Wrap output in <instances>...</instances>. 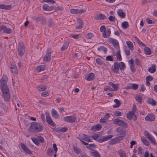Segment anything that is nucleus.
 I'll return each instance as SVG.
<instances>
[{
  "label": "nucleus",
  "mask_w": 157,
  "mask_h": 157,
  "mask_svg": "<svg viewBox=\"0 0 157 157\" xmlns=\"http://www.w3.org/2000/svg\"><path fill=\"white\" fill-rule=\"evenodd\" d=\"M43 129V127L40 124L35 122L32 123L29 128L30 131L37 132L41 131Z\"/></svg>",
  "instance_id": "1"
},
{
  "label": "nucleus",
  "mask_w": 157,
  "mask_h": 157,
  "mask_svg": "<svg viewBox=\"0 0 157 157\" xmlns=\"http://www.w3.org/2000/svg\"><path fill=\"white\" fill-rule=\"evenodd\" d=\"M8 77L6 75H4L0 82V87L1 88L7 87V82Z\"/></svg>",
  "instance_id": "2"
},
{
  "label": "nucleus",
  "mask_w": 157,
  "mask_h": 157,
  "mask_svg": "<svg viewBox=\"0 0 157 157\" xmlns=\"http://www.w3.org/2000/svg\"><path fill=\"white\" fill-rule=\"evenodd\" d=\"M114 123L118 124L122 127H126L127 126V124L124 121L120 120V119L117 118L113 120Z\"/></svg>",
  "instance_id": "3"
},
{
  "label": "nucleus",
  "mask_w": 157,
  "mask_h": 157,
  "mask_svg": "<svg viewBox=\"0 0 157 157\" xmlns=\"http://www.w3.org/2000/svg\"><path fill=\"white\" fill-rule=\"evenodd\" d=\"M18 51L19 55L21 56H22L25 52L24 46L22 44H19Z\"/></svg>",
  "instance_id": "4"
},
{
  "label": "nucleus",
  "mask_w": 157,
  "mask_h": 157,
  "mask_svg": "<svg viewBox=\"0 0 157 157\" xmlns=\"http://www.w3.org/2000/svg\"><path fill=\"white\" fill-rule=\"evenodd\" d=\"M76 119V117L74 116H69L64 117V120L65 121L71 123L75 122Z\"/></svg>",
  "instance_id": "5"
},
{
  "label": "nucleus",
  "mask_w": 157,
  "mask_h": 157,
  "mask_svg": "<svg viewBox=\"0 0 157 157\" xmlns=\"http://www.w3.org/2000/svg\"><path fill=\"white\" fill-rule=\"evenodd\" d=\"M126 117L127 118L130 120H132L136 121L137 119V117L135 115V113L131 111L127 113Z\"/></svg>",
  "instance_id": "6"
},
{
  "label": "nucleus",
  "mask_w": 157,
  "mask_h": 157,
  "mask_svg": "<svg viewBox=\"0 0 157 157\" xmlns=\"http://www.w3.org/2000/svg\"><path fill=\"white\" fill-rule=\"evenodd\" d=\"M46 120L47 122L49 125L52 126H54L55 124L52 121L51 117H50L48 113L46 114Z\"/></svg>",
  "instance_id": "7"
},
{
  "label": "nucleus",
  "mask_w": 157,
  "mask_h": 157,
  "mask_svg": "<svg viewBox=\"0 0 157 157\" xmlns=\"http://www.w3.org/2000/svg\"><path fill=\"white\" fill-rule=\"evenodd\" d=\"M113 136V135H108L107 136H104L102 138L98 139L97 141L100 143H102L111 139L112 137Z\"/></svg>",
  "instance_id": "8"
},
{
  "label": "nucleus",
  "mask_w": 157,
  "mask_h": 157,
  "mask_svg": "<svg viewBox=\"0 0 157 157\" xmlns=\"http://www.w3.org/2000/svg\"><path fill=\"white\" fill-rule=\"evenodd\" d=\"M51 53L48 52L47 53L46 55L44 56L43 58L44 61L48 62L51 60Z\"/></svg>",
  "instance_id": "9"
},
{
  "label": "nucleus",
  "mask_w": 157,
  "mask_h": 157,
  "mask_svg": "<svg viewBox=\"0 0 157 157\" xmlns=\"http://www.w3.org/2000/svg\"><path fill=\"white\" fill-rule=\"evenodd\" d=\"M119 69V63L116 62L114 63L113 65V67L112 69V71L115 73H118Z\"/></svg>",
  "instance_id": "10"
},
{
  "label": "nucleus",
  "mask_w": 157,
  "mask_h": 157,
  "mask_svg": "<svg viewBox=\"0 0 157 157\" xmlns=\"http://www.w3.org/2000/svg\"><path fill=\"white\" fill-rule=\"evenodd\" d=\"M155 116L153 113L148 114L145 117V120L147 121H153L155 120Z\"/></svg>",
  "instance_id": "11"
},
{
  "label": "nucleus",
  "mask_w": 157,
  "mask_h": 157,
  "mask_svg": "<svg viewBox=\"0 0 157 157\" xmlns=\"http://www.w3.org/2000/svg\"><path fill=\"white\" fill-rule=\"evenodd\" d=\"M21 148L25 152L28 154H31L32 152L30 150L27 148L26 145L23 143L21 144Z\"/></svg>",
  "instance_id": "12"
},
{
  "label": "nucleus",
  "mask_w": 157,
  "mask_h": 157,
  "mask_svg": "<svg viewBox=\"0 0 157 157\" xmlns=\"http://www.w3.org/2000/svg\"><path fill=\"white\" fill-rule=\"evenodd\" d=\"M111 32L110 29H107L105 31L103 32L102 33L103 36L104 38H107L111 34Z\"/></svg>",
  "instance_id": "13"
},
{
  "label": "nucleus",
  "mask_w": 157,
  "mask_h": 157,
  "mask_svg": "<svg viewBox=\"0 0 157 157\" xmlns=\"http://www.w3.org/2000/svg\"><path fill=\"white\" fill-rule=\"evenodd\" d=\"M105 18V16L102 14L99 13L97 15L95 16V19L97 20H102Z\"/></svg>",
  "instance_id": "14"
},
{
  "label": "nucleus",
  "mask_w": 157,
  "mask_h": 157,
  "mask_svg": "<svg viewBox=\"0 0 157 157\" xmlns=\"http://www.w3.org/2000/svg\"><path fill=\"white\" fill-rule=\"evenodd\" d=\"M94 75L93 73H91L86 76L85 78L88 81L93 80L94 79Z\"/></svg>",
  "instance_id": "15"
},
{
  "label": "nucleus",
  "mask_w": 157,
  "mask_h": 157,
  "mask_svg": "<svg viewBox=\"0 0 157 157\" xmlns=\"http://www.w3.org/2000/svg\"><path fill=\"white\" fill-rule=\"evenodd\" d=\"M109 40L112 43L114 47H117L119 46L118 41L115 39L109 38H108Z\"/></svg>",
  "instance_id": "16"
},
{
  "label": "nucleus",
  "mask_w": 157,
  "mask_h": 157,
  "mask_svg": "<svg viewBox=\"0 0 157 157\" xmlns=\"http://www.w3.org/2000/svg\"><path fill=\"white\" fill-rule=\"evenodd\" d=\"M117 131L120 133V136H123V137H124L126 134L125 132L121 127L118 128L117 129Z\"/></svg>",
  "instance_id": "17"
},
{
  "label": "nucleus",
  "mask_w": 157,
  "mask_h": 157,
  "mask_svg": "<svg viewBox=\"0 0 157 157\" xmlns=\"http://www.w3.org/2000/svg\"><path fill=\"white\" fill-rule=\"evenodd\" d=\"M43 9L44 10L46 11H50L54 9V7L52 6H49L48 5L45 4L43 5Z\"/></svg>",
  "instance_id": "18"
},
{
  "label": "nucleus",
  "mask_w": 157,
  "mask_h": 157,
  "mask_svg": "<svg viewBox=\"0 0 157 157\" xmlns=\"http://www.w3.org/2000/svg\"><path fill=\"white\" fill-rule=\"evenodd\" d=\"M101 128V126L100 124H98L95 126H93L91 128V130L93 131H96L100 130Z\"/></svg>",
  "instance_id": "19"
},
{
  "label": "nucleus",
  "mask_w": 157,
  "mask_h": 157,
  "mask_svg": "<svg viewBox=\"0 0 157 157\" xmlns=\"http://www.w3.org/2000/svg\"><path fill=\"white\" fill-rule=\"evenodd\" d=\"M77 21L78 22L79 24V26L76 27V28L77 29H80L83 26V23L82 21L80 18H77Z\"/></svg>",
  "instance_id": "20"
},
{
  "label": "nucleus",
  "mask_w": 157,
  "mask_h": 157,
  "mask_svg": "<svg viewBox=\"0 0 157 157\" xmlns=\"http://www.w3.org/2000/svg\"><path fill=\"white\" fill-rule=\"evenodd\" d=\"M69 44V41H67L66 42H65L63 45L62 47L61 48V51H63L65 50H66L68 48Z\"/></svg>",
  "instance_id": "21"
},
{
  "label": "nucleus",
  "mask_w": 157,
  "mask_h": 157,
  "mask_svg": "<svg viewBox=\"0 0 157 157\" xmlns=\"http://www.w3.org/2000/svg\"><path fill=\"white\" fill-rule=\"evenodd\" d=\"M52 115L53 117L56 119L58 118L59 117V115L58 114L57 112L53 109L52 110Z\"/></svg>",
  "instance_id": "22"
},
{
  "label": "nucleus",
  "mask_w": 157,
  "mask_h": 157,
  "mask_svg": "<svg viewBox=\"0 0 157 157\" xmlns=\"http://www.w3.org/2000/svg\"><path fill=\"white\" fill-rule=\"evenodd\" d=\"M117 13L122 18H124L125 16V13L121 10H119L117 11Z\"/></svg>",
  "instance_id": "23"
},
{
  "label": "nucleus",
  "mask_w": 157,
  "mask_h": 157,
  "mask_svg": "<svg viewBox=\"0 0 157 157\" xmlns=\"http://www.w3.org/2000/svg\"><path fill=\"white\" fill-rule=\"evenodd\" d=\"M108 84L111 86L113 88V91H116L117 90L118 88V87L117 85L113 83L112 82H109L108 83Z\"/></svg>",
  "instance_id": "24"
},
{
  "label": "nucleus",
  "mask_w": 157,
  "mask_h": 157,
  "mask_svg": "<svg viewBox=\"0 0 157 157\" xmlns=\"http://www.w3.org/2000/svg\"><path fill=\"white\" fill-rule=\"evenodd\" d=\"M90 154L91 156L94 157H101V156L98 152L95 150H93L91 152Z\"/></svg>",
  "instance_id": "25"
},
{
  "label": "nucleus",
  "mask_w": 157,
  "mask_h": 157,
  "mask_svg": "<svg viewBox=\"0 0 157 157\" xmlns=\"http://www.w3.org/2000/svg\"><path fill=\"white\" fill-rule=\"evenodd\" d=\"M11 72L15 74L18 73V71L16 67L14 65H11L10 67Z\"/></svg>",
  "instance_id": "26"
},
{
  "label": "nucleus",
  "mask_w": 157,
  "mask_h": 157,
  "mask_svg": "<svg viewBox=\"0 0 157 157\" xmlns=\"http://www.w3.org/2000/svg\"><path fill=\"white\" fill-rule=\"evenodd\" d=\"M46 68L45 66L40 65L36 67V70L38 72H40L41 71L45 70Z\"/></svg>",
  "instance_id": "27"
},
{
  "label": "nucleus",
  "mask_w": 157,
  "mask_h": 157,
  "mask_svg": "<svg viewBox=\"0 0 157 157\" xmlns=\"http://www.w3.org/2000/svg\"><path fill=\"white\" fill-rule=\"evenodd\" d=\"M11 7V5H6L4 4L0 5V8L5 9L6 10H9Z\"/></svg>",
  "instance_id": "28"
},
{
  "label": "nucleus",
  "mask_w": 157,
  "mask_h": 157,
  "mask_svg": "<svg viewBox=\"0 0 157 157\" xmlns=\"http://www.w3.org/2000/svg\"><path fill=\"white\" fill-rule=\"evenodd\" d=\"M155 67L156 66L155 65L152 64L151 67H150L148 68V71L151 73H154L155 71Z\"/></svg>",
  "instance_id": "29"
},
{
  "label": "nucleus",
  "mask_w": 157,
  "mask_h": 157,
  "mask_svg": "<svg viewBox=\"0 0 157 157\" xmlns=\"http://www.w3.org/2000/svg\"><path fill=\"white\" fill-rule=\"evenodd\" d=\"M47 87L46 86L41 85L37 87V89L40 91H42L45 90Z\"/></svg>",
  "instance_id": "30"
},
{
  "label": "nucleus",
  "mask_w": 157,
  "mask_h": 157,
  "mask_svg": "<svg viewBox=\"0 0 157 157\" xmlns=\"http://www.w3.org/2000/svg\"><path fill=\"white\" fill-rule=\"evenodd\" d=\"M81 137L83 140L85 141L88 142L90 141V137L87 135L82 134L81 135Z\"/></svg>",
  "instance_id": "31"
},
{
  "label": "nucleus",
  "mask_w": 157,
  "mask_h": 157,
  "mask_svg": "<svg viewBox=\"0 0 157 157\" xmlns=\"http://www.w3.org/2000/svg\"><path fill=\"white\" fill-rule=\"evenodd\" d=\"M147 102L153 106H155L156 105V101L151 98H150L148 100Z\"/></svg>",
  "instance_id": "32"
},
{
  "label": "nucleus",
  "mask_w": 157,
  "mask_h": 157,
  "mask_svg": "<svg viewBox=\"0 0 157 157\" xmlns=\"http://www.w3.org/2000/svg\"><path fill=\"white\" fill-rule=\"evenodd\" d=\"M126 43L127 44L128 47L131 50L133 49V46L132 43L130 41H127Z\"/></svg>",
  "instance_id": "33"
},
{
  "label": "nucleus",
  "mask_w": 157,
  "mask_h": 157,
  "mask_svg": "<svg viewBox=\"0 0 157 157\" xmlns=\"http://www.w3.org/2000/svg\"><path fill=\"white\" fill-rule=\"evenodd\" d=\"M3 95L10 93L8 87L1 88Z\"/></svg>",
  "instance_id": "34"
},
{
  "label": "nucleus",
  "mask_w": 157,
  "mask_h": 157,
  "mask_svg": "<svg viewBox=\"0 0 157 157\" xmlns=\"http://www.w3.org/2000/svg\"><path fill=\"white\" fill-rule=\"evenodd\" d=\"M114 102L116 104V105H113V107L117 108L118 107L121 105V102L119 100L117 99H115L114 100Z\"/></svg>",
  "instance_id": "35"
},
{
  "label": "nucleus",
  "mask_w": 157,
  "mask_h": 157,
  "mask_svg": "<svg viewBox=\"0 0 157 157\" xmlns=\"http://www.w3.org/2000/svg\"><path fill=\"white\" fill-rule=\"evenodd\" d=\"M54 151L52 148H48L47 151V155L51 157L53 155V153Z\"/></svg>",
  "instance_id": "36"
},
{
  "label": "nucleus",
  "mask_w": 157,
  "mask_h": 157,
  "mask_svg": "<svg viewBox=\"0 0 157 157\" xmlns=\"http://www.w3.org/2000/svg\"><path fill=\"white\" fill-rule=\"evenodd\" d=\"M5 100L7 101H9L10 98V93H9L6 94H3Z\"/></svg>",
  "instance_id": "37"
},
{
  "label": "nucleus",
  "mask_w": 157,
  "mask_h": 157,
  "mask_svg": "<svg viewBox=\"0 0 157 157\" xmlns=\"http://www.w3.org/2000/svg\"><path fill=\"white\" fill-rule=\"evenodd\" d=\"M144 52L146 54L150 55L151 53V51L149 48L145 46L144 49Z\"/></svg>",
  "instance_id": "38"
},
{
  "label": "nucleus",
  "mask_w": 157,
  "mask_h": 157,
  "mask_svg": "<svg viewBox=\"0 0 157 157\" xmlns=\"http://www.w3.org/2000/svg\"><path fill=\"white\" fill-rule=\"evenodd\" d=\"M121 26L124 29H127L129 26V24L127 21H124L122 23Z\"/></svg>",
  "instance_id": "39"
},
{
  "label": "nucleus",
  "mask_w": 157,
  "mask_h": 157,
  "mask_svg": "<svg viewBox=\"0 0 157 157\" xmlns=\"http://www.w3.org/2000/svg\"><path fill=\"white\" fill-rule=\"evenodd\" d=\"M119 67L121 70H124L125 68V64L123 62H121L119 63Z\"/></svg>",
  "instance_id": "40"
},
{
  "label": "nucleus",
  "mask_w": 157,
  "mask_h": 157,
  "mask_svg": "<svg viewBox=\"0 0 157 157\" xmlns=\"http://www.w3.org/2000/svg\"><path fill=\"white\" fill-rule=\"evenodd\" d=\"M120 157H126V155L124 152L122 150H120L118 152Z\"/></svg>",
  "instance_id": "41"
},
{
  "label": "nucleus",
  "mask_w": 157,
  "mask_h": 157,
  "mask_svg": "<svg viewBox=\"0 0 157 157\" xmlns=\"http://www.w3.org/2000/svg\"><path fill=\"white\" fill-rule=\"evenodd\" d=\"M142 141L144 144L147 146L149 145V142L144 137H142L141 138Z\"/></svg>",
  "instance_id": "42"
},
{
  "label": "nucleus",
  "mask_w": 157,
  "mask_h": 157,
  "mask_svg": "<svg viewBox=\"0 0 157 157\" xmlns=\"http://www.w3.org/2000/svg\"><path fill=\"white\" fill-rule=\"evenodd\" d=\"M98 51H103L104 53H105L107 51L106 48L104 46H101L98 48Z\"/></svg>",
  "instance_id": "43"
},
{
  "label": "nucleus",
  "mask_w": 157,
  "mask_h": 157,
  "mask_svg": "<svg viewBox=\"0 0 157 157\" xmlns=\"http://www.w3.org/2000/svg\"><path fill=\"white\" fill-rule=\"evenodd\" d=\"M74 152L77 154H78L81 151V150L77 147H73Z\"/></svg>",
  "instance_id": "44"
},
{
  "label": "nucleus",
  "mask_w": 157,
  "mask_h": 157,
  "mask_svg": "<svg viewBox=\"0 0 157 157\" xmlns=\"http://www.w3.org/2000/svg\"><path fill=\"white\" fill-rule=\"evenodd\" d=\"M151 142V143H152L153 144L156 145L157 144L156 142V141L155 139L152 138L151 136L149 137L148 138H147Z\"/></svg>",
  "instance_id": "45"
},
{
  "label": "nucleus",
  "mask_w": 157,
  "mask_h": 157,
  "mask_svg": "<svg viewBox=\"0 0 157 157\" xmlns=\"http://www.w3.org/2000/svg\"><path fill=\"white\" fill-rule=\"evenodd\" d=\"M54 9L56 11H60L63 9V8L62 6H59L55 7L54 8Z\"/></svg>",
  "instance_id": "46"
},
{
  "label": "nucleus",
  "mask_w": 157,
  "mask_h": 157,
  "mask_svg": "<svg viewBox=\"0 0 157 157\" xmlns=\"http://www.w3.org/2000/svg\"><path fill=\"white\" fill-rule=\"evenodd\" d=\"M71 13L72 14H78V10L76 9H71L70 10Z\"/></svg>",
  "instance_id": "47"
},
{
  "label": "nucleus",
  "mask_w": 157,
  "mask_h": 157,
  "mask_svg": "<svg viewBox=\"0 0 157 157\" xmlns=\"http://www.w3.org/2000/svg\"><path fill=\"white\" fill-rule=\"evenodd\" d=\"M79 34H71L70 36L75 39H78L79 38Z\"/></svg>",
  "instance_id": "48"
},
{
  "label": "nucleus",
  "mask_w": 157,
  "mask_h": 157,
  "mask_svg": "<svg viewBox=\"0 0 157 157\" xmlns=\"http://www.w3.org/2000/svg\"><path fill=\"white\" fill-rule=\"evenodd\" d=\"M67 130V128L66 127H62L60 128L58 132H66Z\"/></svg>",
  "instance_id": "49"
},
{
  "label": "nucleus",
  "mask_w": 157,
  "mask_h": 157,
  "mask_svg": "<svg viewBox=\"0 0 157 157\" xmlns=\"http://www.w3.org/2000/svg\"><path fill=\"white\" fill-rule=\"evenodd\" d=\"M49 95V93L47 91H44L41 94V95L42 96L45 97L47 96H48Z\"/></svg>",
  "instance_id": "50"
},
{
  "label": "nucleus",
  "mask_w": 157,
  "mask_h": 157,
  "mask_svg": "<svg viewBox=\"0 0 157 157\" xmlns=\"http://www.w3.org/2000/svg\"><path fill=\"white\" fill-rule=\"evenodd\" d=\"M108 19L110 21L114 22L115 21L116 19L114 16H111L109 17Z\"/></svg>",
  "instance_id": "51"
},
{
  "label": "nucleus",
  "mask_w": 157,
  "mask_h": 157,
  "mask_svg": "<svg viewBox=\"0 0 157 157\" xmlns=\"http://www.w3.org/2000/svg\"><path fill=\"white\" fill-rule=\"evenodd\" d=\"M87 38L89 39H91L94 36V35L93 33H88L87 35Z\"/></svg>",
  "instance_id": "52"
},
{
  "label": "nucleus",
  "mask_w": 157,
  "mask_h": 157,
  "mask_svg": "<svg viewBox=\"0 0 157 157\" xmlns=\"http://www.w3.org/2000/svg\"><path fill=\"white\" fill-rule=\"evenodd\" d=\"M117 143V142L115 138L112 139L109 142V144H114Z\"/></svg>",
  "instance_id": "53"
},
{
  "label": "nucleus",
  "mask_w": 157,
  "mask_h": 157,
  "mask_svg": "<svg viewBox=\"0 0 157 157\" xmlns=\"http://www.w3.org/2000/svg\"><path fill=\"white\" fill-rule=\"evenodd\" d=\"M4 32L6 33H12V30L10 28L6 29L4 31Z\"/></svg>",
  "instance_id": "54"
},
{
  "label": "nucleus",
  "mask_w": 157,
  "mask_h": 157,
  "mask_svg": "<svg viewBox=\"0 0 157 157\" xmlns=\"http://www.w3.org/2000/svg\"><path fill=\"white\" fill-rule=\"evenodd\" d=\"M117 59L120 61L122 59L121 57L120 54V51H118L117 52Z\"/></svg>",
  "instance_id": "55"
},
{
  "label": "nucleus",
  "mask_w": 157,
  "mask_h": 157,
  "mask_svg": "<svg viewBox=\"0 0 157 157\" xmlns=\"http://www.w3.org/2000/svg\"><path fill=\"white\" fill-rule=\"evenodd\" d=\"M53 147L56 151V152L54 155V157H56V152L57 151V148L56 147V144H53Z\"/></svg>",
  "instance_id": "56"
},
{
  "label": "nucleus",
  "mask_w": 157,
  "mask_h": 157,
  "mask_svg": "<svg viewBox=\"0 0 157 157\" xmlns=\"http://www.w3.org/2000/svg\"><path fill=\"white\" fill-rule=\"evenodd\" d=\"M132 85V89L136 90L138 88V86L137 84H131Z\"/></svg>",
  "instance_id": "57"
},
{
  "label": "nucleus",
  "mask_w": 157,
  "mask_h": 157,
  "mask_svg": "<svg viewBox=\"0 0 157 157\" xmlns=\"http://www.w3.org/2000/svg\"><path fill=\"white\" fill-rule=\"evenodd\" d=\"M32 140L33 142L37 145H38L39 143L38 142V140L36 138H32Z\"/></svg>",
  "instance_id": "58"
},
{
  "label": "nucleus",
  "mask_w": 157,
  "mask_h": 157,
  "mask_svg": "<svg viewBox=\"0 0 157 157\" xmlns=\"http://www.w3.org/2000/svg\"><path fill=\"white\" fill-rule=\"evenodd\" d=\"M96 62L100 65H101L102 64V62L101 61V59L98 58L96 59Z\"/></svg>",
  "instance_id": "59"
},
{
  "label": "nucleus",
  "mask_w": 157,
  "mask_h": 157,
  "mask_svg": "<svg viewBox=\"0 0 157 157\" xmlns=\"http://www.w3.org/2000/svg\"><path fill=\"white\" fill-rule=\"evenodd\" d=\"M106 28L105 26L104 25H102L100 27V30L101 32H103L105 31Z\"/></svg>",
  "instance_id": "60"
},
{
  "label": "nucleus",
  "mask_w": 157,
  "mask_h": 157,
  "mask_svg": "<svg viewBox=\"0 0 157 157\" xmlns=\"http://www.w3.org/2000/svg\"><path fill=\"white\" fill-rule=\"evenodd\" d=\"M114 115L117 116H120L122 115V113L120 111H116L114 112Z\"/></svg>",
  "instance_id": "61"
},
{
  "label": "nucleus",
  "mask_w": 157,
  "mask_h": 157,
  "mask_svg": "<svg viewBox=\"0 0 157 157\" xmlns=\"http://www.w3.org/2000/svg\"><path fill=\"white\" fill-rule=\"evenodd\" d=\"M113 57L112 56H108L106 58V59L107 60L113 61Z\"/></svg>",
  "instance_id": "62"
},
{
  "label": "nucleus",
  "mask_w": 157,
  "mask_h": 157,
  "mask_svg": "<svg viewBox=\"0 0 157 157\" xmlns=\"http://www.w3.org/2000/svg\"><path fill=\"white\" fill-rule=\"evenodd\" d=\"M123 137V136H119L116 138H115L116 140L117 141V143L120 142L121 140H122Z\"/></svg>",
  "instance_id": "63"
},
{
  "label": "nucleus",
  "mask_w": 157,
  "mask_h": 157,
  "mask_svg": "<svg viewBox=\"0 0 157 157\" xmlns=\"http://www.w3.org/2000/svg\"><path fill=\"white\" fill-rule=\"evenodd\" d=\"M130 69L132 72L133 73L135 72L136 71V69L134 67V65H130Z\"/></svg>",
  "instance_id": "64"
}]
</instances>
